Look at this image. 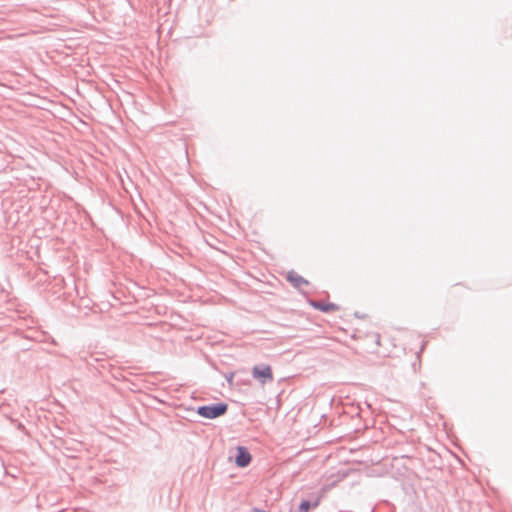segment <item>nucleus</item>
<instances>
[{
	"label": "nucleus",
	"mask_w": 512,
	"mask_h": 512,
	"mask_svg": "<svg viewBox=\"0 0 512 512\" xmlns=\"http://www.w3.org/2000/svg\"><path fill=\"white\" fill-rule=\"evenodd\" d=\"M233 378H234V373L233 372H230V373H227L225 374V379L227 380V382L232 385L233 384Z\"/></svg>",
	"instance_id": "7"
},
{
	"label": "nucleus",
	"mask_w": 512,
	"mask_h": 512,
	"mask_svg": "<svg viewBox=\"0 0 512 512\" xmlns=\"http://www.w3.org/2000/svg\"><path fill=\"white\" fill-rule=\"evenodd\" d=\"M310 305L321 311V312H325V313H328V312H331V311H337L339 309L338 305H336L335 303H324V302H321V301H310Z\"/></svg>",
	"instance_id": "5"
},
{
	"label": "nucleus",
	"mask_w": 512,
	"mask_h": 512,
	"mask_svg": "<svg viewBox=\"0 0 512 512\" xmlns=\"http://www.w3.org/2000/svg\"><path fill=\"white\" fill-rule=\"evenodd\" d=\"M321 496H317L313 502L309 500H302L298 512H309L311 508H316L320 504Z\"/></svg>",
	"instance_id": "6"
},
{
	"label": "nucleus",
	"mask_w": 512,
	"mask_h": 512,
	"mask_svg": "<svg viewBox=\"0 0 512 512\" xmlns=\"http://www.w3.org/2000/svg\"><path fill=\"white\" fill-rule=\"evenodd\" d=\"M228 410V405L224 402L213 403L210 405L199 406L197 414L207 419H215L224 415Z\"/></svg>",
	"instance_id": "1"
},
{
	"label": "nucleus",
	"mask_w": 512,
	"mask_h": 512,
	"mask_svg": "<svg viewBox=\"0 0 512 512\" xmlns=\"http://www.w3.org/2000/svg\"><path fill=\"white\" fill-rule=\"evenodd\" d=\"M4 415L10 419L11 422H16V420H14L11 416H9L5 411H3Z\"/></svg>",
	"instance_id": "9"
},
{
	"label": "nucleus",
	"mask_w": 512,
	"mask_h": 512,
	"mask_svg": "<svg viewBox=\"0 0 512 512\" xmlns=\"http://www.w3.org/2000/svg\"><path fill=\"white\" fill-rule=\"evenodd\" d=\"M17 429L21 430V431H25L24 425L22 423H20V422H17Z\"/></svg>",
	"instance_id": "8"
},
{
	"label": "nucleus",
	"mask_w": 512,
	"mask_h": 512,
	"mask_svg": "<svg viewBox=\"0 0 512 512\" xmlns=\"http://www.w3.org/2000/svg\"><path fill=\"white\" fill-rule=\"evenodd\" d=\"M286 278L297 289H300L303 285H308L309 283L306 279L294 271H289Z\"/></svg>",
	"instance_id": "4"
},
{
	"label": "nucleus",
	"mask_w": 512,
	"mask_h": 512,
	"mask_svg": "<svg viewBox=\"0 0 512 512\" xmlns=\"http://www.w3.org/2000/svg\"><path fill=\"white\" fill-rule=\"evenodd\" d=\"M252 376L254 379H257L262 385L274 381L272 368L270 365L267 364L255 365L252 368Z\"/></svg>",
	"instance_id": "2"
},
{
	"label": "nucleus",
	"mask_w": 512,
	"mask_h": 512,
	"mask_svg": "<svg viewBox=\"0 0 512 512\" xmlns=\"http://www.w3.org/2000/svg\"><path fill=\"white\" fill-rule=\"evenodd\" d=\"M252 460L251 454L248 449L244 446H238L235 456V463L238 467H247Z\"/></svg>",
	"instance_id": "3"
}]
</instances>
